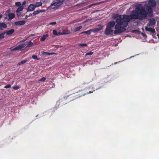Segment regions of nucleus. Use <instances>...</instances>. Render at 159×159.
Wrapping results in <instances>:
<instances>
[{"label": "nucleus", "mask_w": 159, "mask_h": 159, "mask_svg": "<svg viewBox=\"0 0 159 159\" xmlns=\"http://www.w3.org/2000/svg\"><path fill=\"white\" fill-rule=\"evenodd\" d=\"M26 21L25 20H22L18 21L15 22L14 23L16 26L22 25L25 24Z\"/></svg>", "instance_id": "obj_7"}, {"label": "nucleus", "mask_w": 159, "mask_h": 159, "mask_svg": "<svg viewBox=\"0 0 159 159\" xmlns=\"http://www.w3.org/2000/svg\"><path fill=\"white\" fill-rule=\"evenodd\" d=\"M26 43H25L19 45L13 49H12L11 50L16 51L18 50H22L26 46Z\"/></svg>", "instance_id": "obj_5"}, {"label": "nucleus", "mask_w": 159, "mask_h": 159, "mask_svg": "<svg viewBox=\"0 0 159 159\" xmlns=\"http://www.w3.org/2000/svg\"><path fill=\"white\" fill-rule=\"evenodd\" d=\"M67 32H66L65 31L63 30L62 33H60V35L66 34L70 33V31H67Z\"/></svg>", "instance_id": "obj_26"}, {"label": "nucleus", "mask_w": 159, "mask_h": 159, "mask_svg": "<svg viewBox=\"0 0 159 159\" xmlns=\"http://www.w3.org/2000/svg\"><path fill=\"white\" fill-rule=\"evenodd\" d=\"M19 88H20L18 86H15L13 87V88L16 90L19 89Z\"/></svg>", "instance_id": "obj_33"}, {"label": "nucleus", "mask_w": 159, "mask_h": 159, "mask_svg": "<svg viewBox=\"0 0 159 159\" xmlns=\"http://www.w3.org/2000/svg\"><path fill=\"white\" fill-rule=\"evenodd\" d=\"M134 10H133L129 16L127 15H119L115 14L114 18H116V24L115 25L114 34L123 32L126 30L125 27L128 25V22L132 19L138 20L136 16H134Z\"/></svg>", "instance_id": "obj_2"}, {"label": "nucleus", "mask_w": 159, "mask_h": 159, "mask_svg": "<svg viewBox=\"0 0 159 159\" xmlns=\"http://www.w3.org/2000/svg\"><path fill=\"white\" fill-rule=\"evenodd\" d=\"M141 34L142 35L143 37H147V35L144 33H141Z\"/></svg>", "instance_id": "obj_37"}, {"label": "nucleus", "mask_w": 159, "mask_h": 159, "mask_svg": "<svg viewBox=\"0 0 159 159\" xmlns=\"http://www.w3.org/2000/svg\"><path fill=\"white\" fill-rule=\"evenodd\" d=\"M34 36V34H30L29 37H32V36Z\"/></svg>", "instance_id": "obj_40"}, {"label": "nucleus", "mask_w": 159, "mask_h": 159, "mask_svg": "<svg viewBox=\"0 0 159 159\" xmlns=\"http://www.w3.org/2000/svg\"><path fill=\"white\" fill-rule=\"evenodd\" d=\"M57 2L52 3L50 7H49L48 8H51L52 9L58 8L60 6V0H56Z\"/></svg>", "instance_id": "obj_3"}, {"label": "nucleus", "mask_w": 159, "mask_h": 159, "mask_svg": "<svg viewBox=\"0 0 159 159\" xmlns=\"http://www.w3.org/2000/svg\"><path fill=\"white\" fill-rule=\"evenodd\" d=\"M93 52H92L90 51L89 52H87L85 55L86 56H88V55H91L93 54Z\"/></svg>", "instance_id": "obj_29"}, {"label": "nucleus", "mask_w": 159, "mask_h": 159, "mask_svg": "<svg viewBox=\"0 0 159 159\" xmlns=\"http://www.w3.org/2000/svg\"><path fill=\"white\" fill-rule=\"evenodd\" d=\"M27 61V60H23V61L19 62L18 63L17 65H20L21 64H24V63H25Z\"/></svg>", "instance_id": "obj_23"}, {"label": "nucleus", "mask_w": 159, "mask_h": 159, "mask_svg": "<svg viewBox=\"0 0 159 159\" xmlns=\"http://www.w3.org/2000/svg\"><path fill=\"white\" fill-rule=\"evenodd\" d=\"M44 11V10H37L34 11L33 13V14L34 15H37L39 14L40 12H43Z\"/></svg>", "instance_id": "obj_15"}, {"label": "nucleus", "mask_w": 159, "mask_h": 159, "mask_svg": "<svg viewBox=\"0 0 159 159\" xmlns=\"http://www.w3.org/2000/svg\"><path fill=\"white\" fill-rule=\"evenodd\" d=\"M72 95L71 96H70V98H71V97H72Z\"/></svg>", "instance_id": "obj_47"}, {"label": "nucleus", "mask_w": 159, "mask_h": 159, "mask_svg": "<svg viewBox=\"0 0 159 159\" xmlns=\"http://www.w3.org/2000/svg\"><path fill=\"white\" fill-rule=\"evenodd\" d=\"M148 27L146 26L145 28V30L146 31L150 32L151 33L153 34L156 32L155 30L152 28H149Z\"/></svg>", "instance_id": "obj_8"}, {"label": "nucleus", "mask_w": 159, "mask_h": 159, "mask_svg": "<svg viewBox=\"0 0 159 159\" xmlns=\"http://www.w3.org/2000/svg\"><path fill=\"white\" fill-rule=\"evenodd\" d=\"M115 24V22L114 21H110L108 23L107 27L111 29L112 27H114Z\"/></svg>", "instance_id": "obj_9"}, {"label": "nucleus", "mask_w": 159, "mask_h": 159, "mask_svg": "<svg viewBox=\"0 0 159 159\" xmlns=\"http://www.w3.org/2000/svg\"><path fill=\"white\" fill-rule=\"evenodd\" d=\"M34 45L33 43L31 41H29L28 43L26 44V47H30Z\"/></svg>", "instance_id": "obj_17"}, {"label": "nucleus", "mask_w": 159, "mask_h": 159, "mask_svg": "<svg viewBox=\"0 0 159 159\" xmlns=\"http://www.w3.org/2000/svg\"><path fill=\"white\" fill-rule=\"evenodd\" d=\"M5 33V32H4V33H2L0 34V39L4 38V35Z\"/></svg>", "instance_id": "obj_28"}, {"label": "nucleus", "mask_w": 159, "mask_h": 159, "mask_svg": "<svg viewBox=\"0 0 159 159\" xmlns=\"http://www.w3.org/2000/svg\"><path fill=\"white\" fill-rule=\"evenodd\" d=\"M103 26L101 25H98L96 26V28L98 29L99 30H101L103 28Z\"/></svg>", "instance_id": "obj_24"}, {"label": "nucleus", "mask_w": 159, "mask_h": 159, "mask_svg": "<svg viewBox=\"0 0 159 159\" xmlns=\"http://www.w3.org/2000/svg\"><path fill=\"white\" fill-rule=\"evenodd\" d=\"M90 88H91V87H89L88 88V89H89L88 90H89V89H90Z\"/></svg>", "instance_id": "obj_45"}, {"label": "nucleus", "mask_w": 159, "mask_h": 159, "mask_svg": "<svg viewBox=\"0 0 159 159\" xmlns=\"http://www.w3.org/2000/svg\"><path fill=\"white\" fill-rule=\"evenodd\" d=\"M2 14H0V18H1L2 17Z\"/></svg>", "instance_id": "obj_41"}, {"label": "nucleus", "mask_w": 159, "mask_h": 159, "mask_svg": "<svg viewBox=\"0 0 159 159\" xmlns=\"http://www.w3.org/2000/svg\"><path fill=\"white\" fill-rule=\"evenodd\" d=\"M81 28L82 26H80L76 28L75 29V30L76 31H78L80 29H81Z\"/></svg>", "instance_id": "obj_31"}, {"label": "nucleus", "mask_w": 159, "mask_h": 159, "mask_svg": "<svg viewBox=\"0 0 159 159\" xmlns=\"http://www.w3.org/2000/svg\"><path fill=\"white\" fill-rule=\"evenodd\" d=\"M15 5L18 7H20L21 5V3L20 2H16L15 3Z\"/></svg>", "instance_id": "obj_30"}, {"label": "nucleus", "mask_w": 159, "mask_h": 159, "mask_svg": "<svg viewBox=\"0 0 159 159\" xmlns=\"http://www.w3.org/2000/svg\"><path fill=\"white\" fill-rule=\"evenodd\" d=\"M90 30H91V32L92 31L94 33L98 32L99 31L98 30V29L96 28V27L95 28L93 29Z\"/></svg>", "instance_id": "obj_25"}, {"label": "nucleus", "mask_w": 159, "mask_h": 159, "mask_svg": "<svg viewBox=\"0 0 159 159\" xmlns=\"http://www.w3.org/2000/svg\"><path fill=\"white\" fill-rule=\"evenodd\" d=\"M52 33L54 35H60V32L58 33L56 30H53Z\"/></svg>", "instance_id": "obj_22"}, {"label": "nucleus", "mask_w": 159, "mask_h": 159, "mask_svg": "<svg viewBox=\"0 0 159 159\" xmlns=\"http://www.w3.org/2000/svg\"><path fill=\"white\" fill-rule=\"evenodd\" d=\"M157 36L158 37V39H159V34H157Z\"/></svg>", "instance_id": "obj_42"}, {"label": "nucleus", "mask_w": 159, "mask_h": 159, "mask_svg": "<svg viewBox=\"0 0 159 159\" xmlns=\"http://www.w3.org/2000/svg\"><path fill=\"white\" fill-rule=\"evenodd\" d=\"M15 32V30L14 29H11L6 32L7 34L8 35H10L12 34Z\"/></svg>", "instance_id": "obj_12"}, {"label": "nucleus", "mask_w": 159, "mask_h": 159, "mask_svg": "<svg viewBox=\"0 0 159 159\" xmlns=\"http://www.w3.org/2000/svg\"><path fill=\"white\" fill-rule=\"evenodd\" d=\"M48 36L49 35L48 34H46V35H43L41 38V40L42 41L45 40L46 39V38L48 37Z\"/></svg>", "instance_id": "obj_18"}, {"label": "nucleus", "mask_w": 159, "mask_h": 159, "mask_svg": "<svg viewBox=\"0 0 159 159\" xmlns=\"http://www.w3.org/2000/svg\"><path fill=\"white\" fill-rule=\"evenodd\" d=\"M42 5V3L41 2H38L36 3L35 6L36 7H38L41 6Z\"/></svg>", "instance_id": "obj_20"}, {"label": "nucleus", "mask_w": 159, "mask_h": 159, "mask_svg": "<svg viewBox=\"0 0 159 159\" xmlns=\"http://www.w3.org/2000/svg\"><path fill=\"white\" fill-rule=\"evenodd\" d=\"M46 78L45 77H43L41 79L39 80L40 81H44L46 80Z\"/></svg>", "instance_id": "obj_32"}, {"label": "nucleus", "mask_w": 159, "mask_h": 159, "mask_svg": "<svg viewBox=\"0 0 159 159\" xmlns=\"http://www.w3.org/2000/svg\"><path fill=\"white\" fill-rule=\"evenodd\" d=\"M32 58L34 59H37V60H38V59H37V57L36 56V55H33L32 56Z\"/></svg>", "instance_id": "obj_35"}, {"label": "nucleus", "mask_w": 159, "mask_h": 159, "mask_svg": "<svg viewBox=\"0 0 159 159\" xmlns=\"http://www.w3.org/2000/svg\"><path fill=\"white\" fill-rule=\"evenodd\" d=\"M148 4L145 5L146 8L142 4H139L135 5L134 10V16H136L137 19L142 20L145 19L148 16L152 17L153 16V11L152 7H155L157 4L155 0H149Z\"/></svg>", "instance_id": "obj_1"}, {"label": "nucleus", "mask_w": 159, "mask_h": 159, "mask_svg": "<svg viewBox=\"0 0 159 159\" xmlns=\"http://www.w3.org/2000/svg\"><path fill=\"white\" fill-rule=\"evenodd\" d=\"M11 87V85L10 84H7V85H6V86H5L4 87V88H6V89H7V88H10Z\"/></svg>", "instance_id": "obj_34"}, {"label": "nucleus", "mask_w": 159, "mask_h": 159, "mask_svg": "<svg viewBox=\"0 0 159 159\" xmlns=\"http://www.w3.org/2000/svg\"><path fill=\"white\" fill-rule=\"evenodd\" d=\"M87 46L86 43H80L79 44V46L80 47H81L83 46L86 47Z\"/></svg>", "instance_id": "obj_27"}, {"label": "nucleus", "mask_w": 159, "mask_h": 159, "mask_svg": "<svg viewBox=\"0 0 159 159\" xmlns=\"http://www.w3.org/2000/svg\"><path fill=\"white\" fill-rule=\"evenodd\" d=\"M54 54V53H48V54Z\"/></svg>", "instance_id": "obj_43"}, {"label": "nucleus", "mask_w": 159, "mask_h": 159, "mask_svg": "<svg viewBox=\"0 0 159 159\" xmlns=\"http://www.w3.org/2000/svg\"><path fill=\"white\" fill-rule=\"evenodd\" d=\"M95 91L94 88L93 87H92V89H91V90L89 91V92H87L86 93H84L81 94V95L83 96L84 95L86 94H88L89 93H93Z\"/></svg>", "instance_id": "obj_13"}, {"label": "nucleus", "mask_w": 159, "mask_h": 159, "mask_svg": "<svg viewBox=\"0 0 159 159\" xmlns=\"http://www.w3.org/2000/svg\"><path fill=\"white\" fill-rule=\"evenodd\" d=\"M60 5H61V4H62V2H61V1H60Z\"/></svg>", "instance_id": "obj_44"}, {"label": "nucleus", "mask_w": 159, "mask_h": 159, "mask_svg": "<svg viewBox=\"0 0 159 159\" xmlns=\"http://www.w3.org/2000/svg\"><path fill=\"white\" fill-rule=\"evenodd\" d=\"M113 30L112 29L109 28L107 27H106L104 32V34L107 35H109L112 34L113 32Z\"/></svg>", "instance_id": "obj_6"}, {"label": "nucleus", "mask_w": 159, "mask_h": 159, "mask_svg": "<svg viewBox=\"0 0 159 159\" xmlns=\"http://www.w3.org/2000/svg\"><path fill=\"white\" fill-rule=\"evenodd\" d=\"M97 4H98L97 3L91 4L90 5V6H89V7H91L93 6V5H96Z\"/></svg>", "instance_id": "obj_38"}, {"label": "nucleus", "mask_w": 159, "mask_h": 159, "mask_svg": "<svg viewBox=\"0 0 159 159\" xmlns=\"http://www.w3.org/2000/svg\"><path fill=\"white\" fill-rule=\"evenodd\" d=\"M36 7L35 5L34 4H30L29 7L28 9V11H34Z\"/></svg>", "instance_id": "obj_10"}, {"label": "nucleus", "mask_w": 159, "mask_h": 159, "mask_svg": "<svg viewBox=\"0 0 159 159\" xmlns=\"http://www.w3.org/2000/svg\"><path fill=\"white\" fill-rule=\"evenodd\" d=\"M9 19L10 20H12L15 17V15L13 13L9 14L8 15Z\"/></svg>", "instance_id": "obj_14"}, {"label": "nucleus", "mask_w": 159, "mask_h": 159, "mask_svg": "<svg viewBox=\"0 0 159 159\" xmlns=\"http://www.w3.org/2000/svg\"><path fill=\"white\" fill-rule=\"evenodd\" d=\"M17 16H19L20 15H19V13H17Z\"/></svg>", "instance_id": "obj_46"}, {"label": "nucleus", "mask_w": 159, "mask_h": 159, "mask_svg": "<svg viewBox=\"0 0 159 159\" xmlns=\"http://www.w3.org/2000/svg\"><path fill=\"white\" fill-rule=\"evenodd\" d=\"M7 25L3 23H0V30H3L4 28H6L7 27Z\"/></svg>", "instance_id": "obj_11"}, {"label": "nucleus", "mask_w": 159, "mask_h": 159, "mask_svg": "<svg viewBox=\"0 0 159 159\" xmlns=\"http://www.w3.org/2000/svg\"><path fill=\"white\" fill-rule=\"evenodd\" d=\"M24 8L23 6H21L19 7L17 9L16 12H18L20 11H22Z\"/></svg>", "instance_id": "obj_19"}, {"label": "nucleus", "mask_w": 159, "mask_h": 159, "mask_svg": "<svg viewBox=\"0 0 159 159\" xmlns=\"http://www.w3.org/2000/svg\"><path fill=\"white\" fill-rule=\"evenodd\" d=\"M149 23L147 24V26L148 27H154L156 23L155 19L154 18L150 19L149 20Z\"/></svg>", "instance_id": "obj_4"}, {"label": "nucleus", "mask_w": 159, "mask_h": 159, "mask_svg": "<svg viewBox=\"0 0 159 159\" xmlns=\"http://www.w3.org/2000/svg\"><path fill=\"white\" fill-rule=\"evenodd\" d=\"M71 95H72L71 94H70V95H67L65 96V97L62 98L61 99V100H62L61 102L63 101H64L65 100H66V99H67Z\"/></svg>", "instance_id": "obj_21"}, {"label": "nucleus", "mask_w": 159, "mask_h": 159, "mask_svg": "<svg viewBox=\"0 0 159 159\" xmlns=\"http://www.w3.org/2000/svg\"><path fill=\"white\" fill-rule=\"evenodd\" d=\"M56 24V22H51L49 24L50 25H54Z\"/></svg>", "instance_id": "obj_36"}, {"label": "nucleus", "mask_w": 159, "mask_h": 159, "mask_svg": "<svg viewBox=\"0 0 159 159\" xmlns=\"http://www.w3.org/2000/svg\"><path fill=\"white\" fill-rule=\"evenodd\" d=\"M91 33V30H89L85 31H83L80 34H85L87 35H89Z\"/></svg>", "instance_id": "obj_16"}, {"label": "nucleus", "mask_w": 159, "mask_h": 159, "mask_svg": "<svg viewBox=\"0 0 159 159\" xmlns=\"http://www.w3.org/2000/svg\"><path fill=\"white\" fill-rule=\"evenodd\" d=\"M25 4H26V2L25 1L23 2L22 6H23V5H25Z\"/></svg>", "instance_id": "obj_39"}]
</instances>
